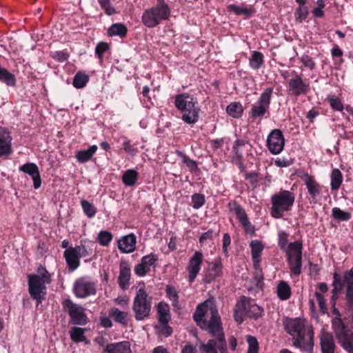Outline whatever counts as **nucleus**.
<instances>
[{"label":"nucleus","mask_w":353,"mask_h":353,"mask_svg":"<svg viewBox=\"0 0 353 353\" xmlns=\"http://www.w3.org/2000/svg\"><path fill=\"white\" fill-rule=\"evenodd\" d=\"M285 330L292 337L293 345L303 351L312 352L314 346L312 327L303 318H285Z\"/></svg>","instance_id":"f257e3e1"},{"label":"nucleus","mask_w":353,"mask_h":353,"mask_svg":"<svg viewBox=\"0 0 353 353\" xmlns=\"http://www.w3.org/2000/svg\"><path fill=\"white\" fill-rule=\"evenodd\" d=\"M208 310H196L194 319L196 325L201 329L207 330L214 339L218 340V349L220 353H228L227 343L222 327L221 316L218 310H211L208 319Z\"/></svg>","instance_id":"f03ea898"},{"label":"nucleus","mask_w":353,"mask_h":353,"mask_svg":"<svg viewBox=\"0 0 353 353\" xmlns=\"http://www.w3.org/2000/svg\"><path fill=\"white\" fill-rule=\"evenodd\" d=\"M332 312L336 315L332 321L335 335L343 349L353 353V310H345L343 319L339 310Z\"/></svg>","instance_id":"7ed1b4c3"},{"label":"nucleus","mask_w":353,"mask_h":353,"mask_svg":"<svg viewBox=\"0 0 353 353\" xmlns=\"http://www.w3.org/2000/svg\"><path fill=\"white\" fill-rule=\"evenodd\" d=\"M332 285L333 289L331 292V309H336V300L345 286H346L344 297L345 306L347 309H353V267L350 270L345 272L343 275L334 272Z\"/></svg>","instance_id":"20e7f679"},{"label":"nucleus","mask_w":353,"mask_h":353,"mask_svg":"<svg viewBox=\"0 0 353 353\" xmlns=\"http://www.w3.org/2000/svg\"><path fill=\"white\" fill-rule=\"evenodd\" d=\"M174 105L182 113L181 119L185 123L192 125L199 121L200 108L197 99L193 95L188 92L176 94Z\"/></svg>","instance_id":"39448f33"},{"label":"nucleus","mask_w":353,"mask_h":353,"mask_svg":"<svg viewBox=\"0 0 353 353\" xmlns=\"http://www.w3.org/2000/svg\"><path fill=\"white\" fill-rule=\"evenodd\" d=\"M294 201L295 194L294 192L286 190H281L272 195L270 198V215L274 219H281L285 212L292 209Z\"/></svg>","instance_id":"423d86ee"},{"label":"nucleus","mask_w":353,"mask_h":353,"mask_svg":"<svg viewBox=\"0 0 353 353\" xmlns=\"http://www.w3.org/2000/svg\"><path fill=\"white\" fill-rule=\"evenodd\" d=\"M170 8L165 3H158L155 6L144 10L141 16V22L148 28L157 27L162 21L169 19Z\"/></svg>","instance_id":"0eeeda50"},{"label":"nucleus","mask_w":353,"mask_h":353,"mask_svg":"<svg viewBox=\"0 0 353 353\" xmlns=\"http://www.w3.org/2000/svg\"><path fill=\"white\" fill-rule=\"evenodd\" d=\"M94 242H89L88 245L81 244L74 247H70L63 252L68 270L71 272L77 270L80 266V259L85 258L94 253L93 246Z\"/></svg>","instance_id":"6e6552de"},{"label":"nucleus","mask_w":353,"mask_h":353,"mask_svg":"<svg viewBox=\"0 0 353 353\" xmlns=\"http://www.w3.org/2000/svg\"><path fill=\"white\" fill-rule=\"evenodd\" d=\"M273 88H265L261 94L256 103L252 105L249 111V119L254 121L257 119L261 121L265 115L269 114V109L271 103Z\"/></svg>","instance_id":"1a4fd4ad"},{"label":"nucleus","mask_w":353,"mask_h":353,"mask_svg":"<svg viewBox=\"0 0 353 353\" xmlns=\"http://www.w3.org/2000/svg\"><path fill=\"white\" fill-rule=\"evenodd\" d=\"M97 281L90 276L77 279L73 284V292L78 298H86L97 293Z\"/></svg>","instance_id":"9d476101"},{"label":"nucleus","mask_w":353,"mask_h":353,"mask_svg":"<svg viewBox=\"0 0 353 353\" xmlns=\"http://www.w3.org/2000/svg\"><path fill=\"white\" fill-rule=\"evenodd\" d=\"M207 266L204 268L202 274V281L204 283H211L217 278L223 275L222 259L218 256L211 262L206 261Z\"/></svg>","instance_id":"9b49d317"},{"label":"nucleus","mask_w":353,"mask_h":353,"mask_svg":"<svg viewBox=\"0 0 353 353\" xmlns=\"http://www.w3.org/2000/svg\"><path fill=\"white\" fill-rule=\"evenodd\" d=\"M228 208L230 211H232L235 213L236 218L241 224L245 232L251 236H255V228L250 221L243 208L236 201L229 202L228 204Z\"/></svg>","instance_id":"f8f14e48"},{"label":"nucleus","mask_w":353,"mask_h":353,"mask_svg":"<svg viewBox=\"0 0 353 353\" xmlns=\"http://www.w3.org/2000/svg\"><path fill=\"white\" fill-rule=\"evenodd\" d=\"M28 291L30 296L37 301V307L46 295V287L40 281L39 274L28 275Z\"/></svg>","instance_id":"ddd939ff"},{"label":"nucleus","mask_w":353,"mask_h":353,"mask_svg":"<svg viewBox=\"0 0 353 353\" xmlns=\"http://www.w3.org/2000/svg\"><path fill=\"white\" fill-rule=\"evenodd\" d=\"M266 145L272 154H280L284 148L285 138L279 129L272 130L267 138Z\"/></svg>","instance_id":"4468645a"},{"label":"nucleus","mask_w":353,"mask_h":353,"mask_svg":"<svg viewBox=\"0 0 353 353\" xmlns=\"http://www.w3.org/2000/svg\"><path fill=\"white\" fill-rule=\"evenodd\" d=\"M310 90V84L304 81L301 75L296 74L288 81V90L291 95L299 97L305 94Z\"/></svg>","instance_id":"2eb2a0df"},{"label":"nucleus","mask_w":353,"mask_h":353,"mask_svg":"<svg viewBox=\"0 0 353 353\" xmlns=\"http://www.w3.org/2000/svg\"><path fill=\"white\" fill-rule=\"evenodd\" d=\"M203 261V254L200 251H196L189 259L187 271L188 272V281L190 283H192L198 276Z\"/></svg>","instance_id":"dca6fc26"},{"label":"nucleus","mask_w":353,"mask_h":353,"mask_svg":"<svg viewBox=\"0 0 353 353\" xmlns=\"http://www.w3.org/2000/svg\"><path fill=\"white\" fill-rule=\"evenodd\" d=\"M300 177L304 181L310 198L316 203L323 187L314 179V176L310 175L307 172H303Z\"/></svg>","instance_id":"f3484780"},{"label":"nucleus","mask_w":353,"mask_h":353,"mask_svg":"<svg viewBox=\"0 0 353 353\" xmlns=\"http://www.w3.org/2000/svg\"><path fill=\"white\" fill-rule=\"evenodd\" d=\"M158 261V257L154 253L143 256L141 258V263L136 265L134 267V273L138 276H145L150 270V267L154 265L156 261Z\"/></svg>","instance_id":"a211bd4d"},{"label":"nucleus","mask_w":353,"mask_h":353,"mask_svg":"<svg viewBox=\"0 0 353 353\" xmlns=\"http://www.w3.org/2000/svg\"><path fill=\"white\" fill-rule=\"evenodd\" d=\"M12 140L10 132L0 128V158L7 159L12 153Z\"/></svg>","instance_id":"6ab92c4d"},{"label":"nucleus","mask_w":353,"mask_h":353,"mask_svg":"<svg viewBox=\"0 0 353 353\" xmlns=\"http://www.w3.org/2000/svg\"><path fill=\"white\" fill-rule=\"evenodd\" d=\"M19 170L31 176L34 189H39L41 185V174L38 166L34 163H26L19 167Z\"/></svg>","instance_id":"aec40b11"},{"label":"nucleus","mask_w":353,"mask_h":353,"mask_svg":"<svg viewBox=\"0 0 353 353\" xmlns=\"http://www.w3.org/2000/svg\"><path fill=\"white\" fill-rule=\"evenodd\" d=\"M131 277V269L127 261L121 260L119 265V275L118 284L122 290H126L129 288Z\"/></svg>","instance_id":"412c9836"},{"label":"nucleus","mask_w":353,"mask_h":353,"mask_svg":"<svg viewBox=\"0 0 353 353\" xmlns=\"http://www.w3.org/2000/svg\"><path fill=\"white\" fill-rule=\"evenodd\" d=\"M321 353H336V344L332 333L322 331L319 335Z\"/></svg>","instance_id":"4be33fe9"},{"label":"nucleus","mask_w":353,"mask_h":353,"mask_svg":"<svg viewBox=\"0 0 353 353\" xmlns=\"http://www.w3.org/2000/svg\"><path fill=\"white\" fill-rule=\"evenodd\" d=\"M136 243V236L131 233L118 241V248L122 253H131L135 250Z\"/></svg>","instance_id":"5701e85b"},{"label":"nucleus","mask_w":353,"mask_h":353,"mask_svg":"<svg viewBox=\"0 0 353 353\" xmlns=\"http://www.w3.org/2000/svg\"><path fill=\"white\" fill-rule=\"evenodd\" d=\"M104 352L106 353H132L130 343L126 341L108 344L105 345Z\"/></svg>","instance_id":"b1692460"},{"label":"nucleus","mask_w":353,"mask_h":353,"mask_svg":"<svg viewBox=\"0 0 353 353\" xmlns=\"http://www.w3.org/2000/svg\"><path fill=\"white\" fill-rule=\"evenodd\" d=\"M250 247L251 248L252 262L257 265L258 263H261V253L264 249V245L261 241L253 240L250 242Z\"/></svg>","instance_id":"393cba45"},{"label":"nucleus","mask_w":353,"mask_h":353,"mask_svg":"<svg viewBox=\"0 0 353 353\" xmlns=\"http://www.w3.org/2000/svg\"><path fill=\"white\" fill-rule=\"evenodd\" d=\"M227 11L228 12H233L236 15H244L246 18H250L255 12L252 6L241 7L235 4L227 6Z\"/></svg>","instance_id":"a878e982"},{"label":"nucleus","mask_w":353,"mask_h":353,"mask_svg":"<svg viewBox=\"0 0 353 353\" xmlns=\"http://www.w3.org/2000/svg\"><path fill=\"white\" fill-rule=\"evenodd\" d=\"M287 261L291 274L299 276L302 272V256L292 257L289 256V258H287Z\"/></svg>","instance_id":"bb28decb"},{"label":"nucleus","mask_w":353,"mask_h":353,"mask_svg":"<svg viewBox=\"0 0 353 353\" xmlns=\"http://www.w3.org/2000/svg\"><path fill=\"white\" fill-rule=\"evenodd\" d=\"M70 317V323L73 325H85L88 318L84 314L83 310H68Z\"/></svg>","instance_id":"cd10ccee"},{"label":"nucleus","mask_w":353,"mask_h":353,"mask_svg":"<svg viewBox=\"0 0 353 353\" xmlns=\"http://www.w3.org/2000/svg\"><path fill=\"white\" fill-rule=\"evenodd\" d=\"M128 33L127 27L120 23H113L108 30L109 37L118 36L121 39L126 37Z\"/></svg>","instance_id":"c85d7f7f"},{"label":"nucleus","mask_w":353,"mask_h":353,"mask_svg":"<svg viewBox=\"0 0 353 353\" xmlns=\"http://www.w3.org/2000/svg\"><path fill=\"white\" fill-rule=\"evenodd\" d=\"M287 258L290 256H302L303 243L301 241L290 243L285 250Z\"/></svg>","instance_id":"c756f323"},{"label":"nucleus","mask_w":353,"mask_h":353,"mask_svg":"<svg viewBox=\"0 0 353 353\" xmlns=\"http://www.w3.org/2000/svg\"><path fill=\"white\" fill-rule=\"evenodd\" d=\"M97 150L96 145H91L88 150H79L76 154V158L78 162L84 163L91 159L92 156Z\"/></svg>","instance_id":"7c9ffc66"},{"label":"nucleus","mask_w":353,"mask_h":353,"mask_svg":"<svg viewBox=\"0 0 353 353\" xmlns=\"http://www.w3.org/2000/svg\"><path fill=\"white\" fill-rule=\"evenodd\" d=\"M330 180L331 190L332 191L338 190L343 180L342 172L338 168L333 169L331 172Z\"/></svg>","instance_id":"2f4dec72"},{"label":"nucleus","mask_w":353,"mask_h":353,"mask_svg":"<svg viewBox=\"0 0 353 353\" xmlns=\"http://www.w3.org/2000/svg\"><path fill=\"white\" fill-rule=\"evenodd\" d=\"M264 63V56L262 52L253 51L249 59L250 67L254 70H259Z\"/></svg>","instance_id":"473e14b6"},{"label":"nucleus","mask_w":353,"mask_h":353,"mask_svg":"<svg viewBox=\"0 0 353 353\" xmlns=\"http://www.w3.org/2000/svg\"><path fill=\"white\" fill-rule=\"evenodd\" d=\"M134 305L143 307V309H150V303L148 301V294L143 289L140 288L134 299Z\"/></svg>","instance_id":"72a5a7b5"},{"label":"nucleus","mask_w":353,"mask_h":353,"mask_svg":"<svg viewBox=\"0 0 353 353\" xmlns=\"http://www.w3.org/2000/svg\"><path fill=\"white\" fill-rule=\"evenodd\" d=\"M226 112L230 117L239 119L243 114V108L240 102H232L227 106Z\"/></svg>","instance_id":"f704fd0d"},{"label":"nucleus","mask_w":353,"mask_h":353,"mask_svg":"<svg viewBox=\"0 0 353 353\" xmlns=\"http://www.w3.org/2000/svg\"><path fill=\"white\" fill-rule=\"evenodd\" d=\"M139 178V173L133 169L127 170L122 176V182L126 186H133Z\"/></svg>","instance_id":"c9c22d12"},{"label":"nucleus","mask_w":353,"mask_h":353,"mask_svg":"<svg viewBox=\"0 0 353 353\" xmlns=\"http://www.w3.org/2000/svg\"><path fill=\"white\" fill-rule=\"evenodd\" d=\"M218 340L209 339L206 343H201L199 349L201 353H218Z\"/></svg>","instance_id":"e433bc0d"},{"label":"nucleus","mask_w":353,"mask_h":353,"mask_svg":"<svg viewBox=\"0 0 353 353\" xmlns=\"http://www.w3.org/2000/svg\"><path fill=\"white\" fill-rule=\"evenodd\" d=\"M166 297L172 302V305L176 309H180L178 307L179 304V292L176 288L171 285H167L165 287Z\"/></svg>","instance_id":"4c0bfd02"},{"label":"nucleus","mask_w":353,"mask_h":353,"mask_svg":"<svg viewBox=\"0 0 353 353\" xmlns=\"http://www.w3.org/2000/svg\"><path fill=\"white\" fill-rule=\"evenodd\" d=\"M90 77L83 72L79 71L73 78V86L77 89L84 88L89 81Z\"/></svg>","instance_id":"58836bf2"},{"label":"nucleus","mask_w":353,"mask_h":353,"mask_svg":"<svg viewBox=\"0 0 353 353\" xmlns=\"http://www.w3.org/2000/svg\"><path fill=\"white\" fill-rule=\"evenodd\" d=\"M277 295L281 300H287L291 296V288L285 281H280L277 285Z\"/></svg>","instance_id":"ea45409f"},{"label":"nucleus","mask_w":353,"mask_h":353,"mask_svg":"<svg viewBox=\"0 0 353 353\" xmlns=\"http://www.w3.org/2000/svg\"><path fill=\"white\" fill-rule=\"evenodd\" d=\"M109 316L123 325H126L129 320L128 314L125 310H111Z\"/></svg>","instance_id":"a19ab883"},{"label":"nucleus","mask_w":353,"mask_h":353,"mask_svg":"<svg viewBox=\"0 0 353 353\" xmlns=\"http://www.w3.org/2000/svg\"><path fill=\"white\" fill-rule=\"evenodd\" d=\"M85 331V329L81 327H72L70 331L71 340L75 343L87 342Z\"/></svg>","instance_id":"79ce46f5"},{"label":"nucleus","mask_w":353,"mask_h":353,"mask_svg":"<svg viewBox=\"0 0 353 353\" xmlns=\"http://www.w3.org/2000/svg\"><path fill=\"white\" fill-rule=\"evenodd\" d=\"M253 267L254 269V279L256 282V286L259 289H262L264 285L263 280V273L262 271V268H261L260 263H258V265H256L255 263H253Z\"/></svg>","instance_id":"37998d69"},{"label":"nucleus","mask_w":353,"mask_h":353,"mask_svg":"<svg viewBox=\"0 0 353 353\" xmlns=\"http://www.w3.org/2000/svg\"><path fill=\"white\" fill-rule=\"evenodd\" d=\"M332 215L334 219L341 221H347L352 217L350 212L343 211L337 207L332 208Z\"/></svg>","instance_id":"c03bdc74"},{"label":"nucleus","mask_w":353,"mask_h":353,"mask_svg":"<svg viewBox=\"0 0 353 353\" xmlns=\"http://www.w3.org/2000/svg\"><path fill=\"white\" fill-rule=\"evenodd\" d=\"M81 205L84 214L88 218H92L95 216L97 213V208L92 203L86 200H82L81 201Z\"/></svg>","instance_id":"a18cd8bd"},{"label":"nucleus","mask_w":353,"mask_h":353,"mask_svg":"<svg viewBox=\"0 0 353 353\" xmlns=\"http://www.w3.org/2000/svg\"><path fill=\"white\" fill-rule=\"evenodd\" d=\"M113 236L110 232L102 230L99 232L97 236L99 243L102 246H108L112 241Z\"/></svg>","instance_id":"49530a36"},{"label":"nucleus","mask_w":353,"mask_h":353,"mask_svg":"<svg viewBox=\"0 0 353 353\" xmlns=\"http://www.w3.org/2000/svg\"><path fill=\"white\" fill-rule=\"evenodd\" d=\"M246 341L248 344V348L246 353H259V345L257 339L251 335L246 336Z\"/></svg>","instance_id":"de8ad7c7"},{"label":"nucleus","mask_w":353,"mask_h":353,"mask_svg":"<svg viewBox=\"0 0 353 353\" xmlns=\"http://www.w3.org/2000/svg\"><path fill=\"white\" fill-rule=\"evenodd\" d=\"M192 206L194 209L201 208L205 203V195L200 193H194L191 196Z\"/></svg>","instance_id":"09e8293b"},{"label":"nucleus","mask_w":353,"mask_h":353,"mask_svg":"<svg viewBox=\"0 0 353 353\" xmlns=\"http://www.w3.org/2000/svg\"><path fill=\"white\" fill-rule=\"evenodd\" d=\"M110 49V45L103 41L99 42L95 48V54L100 61H103V55Z\"/></svg>","instance_id":"8fccbe9b"},{"label":"nucleus","mask_w":353,"mask_h":353,"mask_svg":"<svg viewBox=\"0 0 353 353\" xmlns=\"http://www.w3.org/2000/svg\"><path fill=\"white\" fill-rule=\"evenodd\" d=\"M98 3L107 15L110 16L116 13L115 8L110 0H98Z\"/></svg>","instance_id":"3c124183"},{"label":"nucleus","mask_w":353,"mask_h":353,"mask_svg":"<svg viewBox=\"0 0 353 353\" xmlns=\"http://www.w3.org/2000/svg\"><path fill=\"white\" fill-rule=\"evenodd\" d=\"M327 100L332 109L339 112H342L343 110L344 106L339 98L328 97Z\"/></svg>","instance_id":"603ef678"},{"label":"nucleus","mask_w":353,"mask_h":353,"mask_svg":"<svg viewBox=\"0 0 353 353\" xmlns=\"http://www.w3.org/2000/svg\"><path fill=\"white\" fill-rule=\"evenodd\" d=\"M308 10L306 6H299L296 9V20L299 22H303L307 17Z\"/></svg>","instance_id":"864d4df0"},{"label":"nucleus","mask_w":353,"mask_h":353,"mask_svg":"<svg viewBox=\"0 0 353 353\" xmlns=\"http://www.w3.org/2000/svg\"><path fill=\"white\" fill-rule=\"evenodd\" d=\"M38 273L39 274V279L41 282H43L44 285L48 284L51 282V276L50 274L47 271V270L43 267H41L38 269Z\"/></svg>","instance_id":"5fc2aeb1"},{"label":"nucleus","mask_w":353,"mask_h":353,"mask_svg":"<svg viewBox=\"0 0 353 353\" xmlns=\"http://www.w3.org/2000/svg\"><path fill=\"white\" fill-rule=\"evenodd\" d=\"M299 60L305 67L308 68L311 70H314L316 67L315 61L307 54H303L299 57Z\"/></svg>","instance_id":"6e6d98bb"},{"label":"nucleus","mask_w":353,"mask_h":353,"mask_svg":"<svg viewBox=\"0 0 353 353\" xmlns=\"http://www.w3.org/2000/svg\"><path fill=\"white\" fill-rule=\"evenodd\" d=\"M288 243V234L285 231L279 232L278 245L282 250H285Z\"/></svg>","instance_id":"4d7b16f0"},{"label":"nucleus","mask_w":353,"mask_h":353,"mask_svg":"<svg viewBox=\"0 0 353 353\" xmlns=\"http://www.w3.org/2000/svg\"><path fill=\"white\" fill-rule=\"evenodd\" d=\"M216 299L214 297H210L201 303H199L196 309H216Z\"/></svg>","instance_id":"13d9d810"},{"label":"nucleus","mask_w":353,"mask_h":353,"mask_svg":"<svg viewBox=\"0 0 353 353\" xmlns=\"http://www.w3.org/2000/svg\"><path fill=\"white\" fill-rule=\"evenodd\" d=\"M52 57L58 62H64L69 58V54L67 50L54 52Z\"/></svg>","instance_id":"bf43d9fd"},{"label":"nucleus","mask_w":353,"mask_h":353,"mask_svg":"<svg viewBox=\"0 0 353 353\" xmlns=\"http://www.w3.org/2000/svg\"><path fill=\"white\" fill-rule=\"evenodd\" d=\"M232 162L239 168H242L243 166V152L242 151H236V152H232Z\"/></svg>","instance_id":"052dcab7"},{"label":"nucleus","mask_w":353,"mask_h":353,"mask_svg":"<svg viewBox=\"0 0 353 353\" xmlns=\"http://www.w3.org/2000/svg\"><path fill=\"white\" fill-rule=\"evenodd\" d=\"M232 162L239 168H242L243 166V152L242 151H236V152H232Z\"/></svg>","instance_id":"680f3d73"},{"label":"nucleus","mask_w":353,"mask_h":353,"mask_svg":"<svg viewBox=\"0 0 353 353\" xmlns=\"http://www.w3.org/2000/svg\"><path fill=\"white\" fill-rule=\"evenodd\" d=\"M159 321L163 325H166L170 320V310H158Z\"/></svg>","instance_id":"e2e57ef3"},{"label":"nucleus","mask_w":353,"mask_h":353,"mask_svg":"<svg viewBox=\"0 0 353 353\" xmlns=\"http://www.w3.org/2000/svg\"><path fill=\"white\" fill-rule=\"evenodd\" d=\"M314 297L319 306V309H327L326 307V299L323 294L320 292H316L314 293Z\"/></svg>","instance_id":"0e129e2a"},{"label":"nucleus","mask_w":353,"mask_h":353,"mask_svg":"<svg viewBox=\"0 0 353 353\" xmlns=\"http://www.w3.org/2000/svg\"><path fill=\"white\" fill-rule=\"evenodd\" d=\"M250 305V299L246 296H241L237 301L236 309H248Z\"/></svg>","instance_id":"69168bd1"},{"label":"nucleus","mask_w":353,"mask_h":353,"mask_svg":"<svg viewBox=\"0 0 353 353\" xmlns=\"http://www.w3.org/2000/svg\"><path fill=\"white\" fill-rule=\"evenodd\" d=\"M123 149L130 154H134L137 150L130 143L129 139H126L123 143Z\"/></svg>","instance_id":"338daca9"},{"label":"nucleus","mask_w":353,"mask_h":353,"mask_svg":"<svg viewBox=\"0 0 353 353\" xmlns=\"http://www.w3.org/2000/svg\"><path fill=\"white\" fill-rule=\"evenodd\" d=\"M181 353H199L197 348L195 345L190 343L185 344L182 350Z\"/></svg>","instance_id":"774afa93"}]
</instances>
